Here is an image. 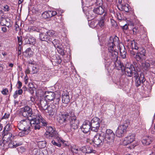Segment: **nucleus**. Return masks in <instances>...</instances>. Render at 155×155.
Wrapping results in <instances>:
<instances>
[{"label":"nucleus","instance_id":"44","mask_svg":"<svg viewBox=\"0 0 155 155\" xmlns=\"http://www.w3.org/2000/svg\"><path fill=\"white\" fill-rule=\"evenodd\" d=\"M1 29V31L2 33H6L7 31V28H6V26L2 25Z\"/></svg>","mask_w":155,"mask_h":155},{"label":"nucleus","instance_id":"10","mask_svg":"<svg viewBox=\"0 0 155 155\" xmlns=\"http://www.w3.org/2000/svg\"><path fill=\"white\" fill-rule=\"evenodd\" d=\"M105 139L106 140V143H110L113 142L115 134L113 131L110 129H107L106 130L105 135L104 134Z\"/></svg>","mask_w":155,"mask_h":155},{"label":"nucleus","instance_id":"49","mask_svg":"<svg viewBox=\"0 0 155 155\" xmlns=\"http://www.w3.org/2000/svg\"><path fill=\"white\" fill-rule=\"evenodd\" d=\"M13 145L14 146L15 148H16V147H18V146L21 145L22 144L21 143H17V142L16 141L12 142Z\"/></svg>","mask_w":155,"mask_h":155},{"label":"nucleus","instance_id":"29","mask_svg":"<svg viewBox=\"0 0 155 155\" xmlns=\"http://www.w3.org/2000/svg\"><path fill=\"white\" fill-rule=\"evenodd\" d=\"M69 97L68 94L62 95V101L63 103L67 104L69 102Z\"/></svg>","mask_w":155,"mask_h":155},{"label":"nucleus","instance_id":"9","mask_svg":"<svg viewBox=\"0 0 155 155\" xmlns=\"http://www.w3.org/2000/svg\"><path fill=\"white\" fill-rule=\"evenodd\" d=\"M20 112L22 115L25 118L33 117V113L32 109L28 106H26L20 109Z\"/></svg>","mask_w":155,"mask_h":155},{"label":"nucleus","instance_id":"30","mask_svg":"<svg viewBox=\"0 0 155 155\" xmlns=\"http://www.w3.org/2000/svg\"><path fill=\"white\" fill-rule=\"evenodd\" d=\"M14 136H13L12 134L8 133L7 134H5L3 137L4 140H5L6 139V141H8L10 140H12V138H13Z\"/></svg>","mask_w":155,"mask_h":155},{"label":"nucleus","instance_id":"46","mask_svg":"<svg viewBox=\"0 0 155 155\" xmlns=\"http://www.w3.org/2000/svg\"><path fill=\"white\" fill-rule=\"evenodd\" d=\"M18 38V45H21L22 44V38L21 36L20 37H17Z\"/></svg>","mask_w":155,"mask_h":155},{"label":"nucleus","instance_id":"12","mask_svg":"<svg viewBox=\"0 0 155 155\" xmlns=\"http://www.w3.org/2000/svg\"><path fill=\"white\" fill-rule=\"evenodd\" d=\"M69 121L71 129L75 130L78 128V122L77 120V118L74 115V112H71L70 119Z\"/></svg>","mask_w":155,"mask_h":155},{"label":"nucleus","instance_id":"37","mask_svg":"<svg viewBox=\"0 0 155 155\" xmlns=\"http://www.w3.org/2000/svg\"><path fill=\"white\" fill-rule=\"evenodd\" d=\"M58 52L61 55H63L64 54V50L62 48V46L61 45L59 47L57 48Z\"/></svg>","mask_w":155,"mask_h":155},{"label":"nucleus","instance_id":"5","mask_svg":"<svg viewBox=\"0 0 155 155\" xmlns=\"http://www.w3.org/2000/svg\"><path fill=\"white\" fill-rule=\"evenodd\" d=\"M74 112L73 110H71L69 113L67 112H60L57 116V120L60 124L67 123L70 119V114L71 112Z\"/></svg>","mask_w":155,"mask_h":155},{"label":"nucleus","instance_id":"61","mask_svg":"<svg viewBox=\"0 0 155 155\" xmlns=\"http://www.w3.org/2000/svg\"><path fill=\"white\" fill-rule=\"evenodd\" d=\"M16 91L17 92L18 94L19 95L21 94L23 92L22 90L20 89H19V90L18 91Z\"/></svg>","mask_w":155,"mask_h":155},{"label":"nucleus","instance_id":"23","mask_svg":"<svg viewBox=\"0 0 155 155\" xmlns=\"http://www.w3.org/2000/svg\"><path fill=\"white\" fill-rule=\"evenodd\" d=\"M139 52H137L135 58H141L145 56V50L143 48H139Z\"/></svg>","mask_w":155,"mask_h":155},{"label":"nucleus","instance_id":"19","mask_svg":"<svg viewBox=\"0 0 155 155\" xmlns=\"http://www.w3.org/2000/svg\"><path fill=\"white\" fill-rule=\"evenodd\" d=\"M45 99L49 101H53L55 98V93L51 91L46 92L45 93Z\"/></svg>","mask_w":155,"mask_h":155},{"label":"nucleus","instance_id":"45","mask_svg":"<svg viewBox=\"0 0 155 155\" xmlns=\"http://www.w3.org/2000/svg\"><path fill=\"white\" fill-rule=\"evenodd\" d=\"M56 140H52L51 141V143L53 144L54 145L58 146L59 147H61V143H60L57 142L56 141Z\"/></svg>","mask_w":155,"mask_h":155},{"label":"nucleus","instance_id":"52","mask_svg":"<svg viewBox=\"0 0 155 155\" xmlns=\"http://www.w3.org/2000/svg\"><path fill=\"white\" fill-rule=\"evenodd\" d=\"M121 27H122V28L124 30H126L128 29V25L127 24H126L123 26H121Z\"/></svg>","mask_w":155,"mask_h":155},{"label":"nucleus","instance_id":"62","mask_svg":"<svg viewBox=\"0 0 155 155\" xmlns=\"http://www.w3.org/2000/svg\"><path fill=\"white\" fill-rule=\"evenodd\" d=\"M9 7L8 5H6L4 7V10L5 11H8L9 10Z\"/></svg>","mask_w":155,"mask_h":155},{"label":"nucleus","instance_id":"54","mask_svg":"<svg viewBox=\"0 0 155 155\" xmlns=\"http://www.w3.org/2000/svg\"><path fill=\"white\" fill-rule=\"evenodd\" d=\"M28 78L27 75H26V76H25V78H24V81L25 84H26L28 83Z\"/></svg>","mask_w":155,"mask_h":155},{"label":"nucleus","instance_id":"17","mask_svg":"<svg viewBox=\"0 0 155 155\" xmlns=\"http://www.w3.org/2000/svg\"><path fill=\"white\" fill-rule=\"evenodd\" d=\"M57 13L55 11H48L44 12L42 15L43 18L45 19L48 18L56 15Z\"/></svg>","mask_w":155,"mask_h":155},{"label":"nucleus","instance_id":"14","mask_svg":"<svg viewBox=\"0 0 155 155\" xmlns=\"http://www.w3.org/2000/svg\"><path fill=\"white\" fill-rule=\"evenodd\" d=\"M135 134H129L126 137L123 141V144L124 145L130 144L135 140Z\"/></svg>","mask_w":155,"mask_h":155},{"label":"nucleus","instance_id":"36","mask_svg":"<svg viewBox=\"0 0 155 155\" xmlns=\"http://www.w3.org/2000/svg\"><path fill=\"white\" fill-rule=\"evenodd\" d=\"M142 65L145 70H148L150 66V64L149 63L145 62L142 64Z\"/></svg>","mask_w":155,"mask_h":155},{"label":"nucleus","instance_id":"50","mask_svg":"<svg viewBox=\"0 0 155 155\" xmlns=\"http://www.w3.org/2000/svg\"><path fill=\"white\" fill-rule=\"evenodd\" d=\"M54 99H55V103L56 104H58L59 103V101L60 100V96L58 95L57 97H55Z\"/></svg>","mask_w":155,"mask_h":155},{"label":"nucleus","instance_id":"33","mask_svg":"<svg viewBox=\"0 0 155 155\" xmlns=\"http://www.w3.org/2000/svg\"><path fill=\"white\" fill-rule=\"evenodd\" d=\"M33 153L34 155H44L43 151L39 149H34L33 151Z\"/></svg>","mask_w":155,"mask_h":155},{"label":"nucleus","instance_id":"41","mask_svg":"<svg viewBox=\"0 0 155 155\" xmlns=\"http://www.w3.org/2000/svg\"><path fill=\"white\" fill-rule=\"evenodd\" d=\"M12 127H11V125L10 124H7L4 128V130L8 132L11 130Z\"/></svg>","mask_w":155,"mask_h":155},{"label":"nucleus","instance_id":"63","mask_svg":"<svg viewBox=\"0 0 155 155\" xmlns=\"http://www.w3.org/2000/svg\"><path fill=\"white\" fill-rule=\"evenodd\" d=\"M151 78L153 79V81L155 82V73H154L153 74H152Z\"/></svg>","mask_w":155,"mask_h":155},{"label":"nucleus","instance_id":"35","mask_svg":"<svg viewBox=\"0 0 155 155\" xmlns=\"http://www.w3.org/2000/svg\"><path fill=\"white\" fill-rule=\"evenodd\" d=\"M120 56L122 58H126V52L125 51L124 48L123 50L120 48Z\"/></svg>","mask_w":155,"mask_h":155},{"label":"nucleus","instance_id":"42","mask_svg":"<svg viewBox=\"0 0 155 155\" xmlns=\"http://www.w3.org/2000/svg\"><path fill=\"white\" fill-rule=\"evenodd\" d=\"M95 150L92 149V148L91 147H87L86 148V153H94Z\"/></svg>","mask_w":155,"mask_h":155},{"label":"nucleus","instance_id":"47","mask_svg":"<svg viewBox=\"0 0 155 155\" xmlns=\"http://www.w3.org/2000/svg\"><path fill=\"white\" fill-rule=\"evenodd\" d=\"M111 22L112 25L114 27L116 28L117 26V22L114 20H111Z\"/></svg>","mask_w":155,"mask_h":155},{"label":"nucleus","instance_id":"57","mask_svg":"<svg viewBox=\"0 0 155 155\" xmlns=\"http://www.w3.org/2000/svg\"><path fill=\"white\" fill-rule=\"evenodd\" d=\"M18 89H20L21 88L22 86V83L20 81H18Z\"/></svg>","mask_w":155,"mask_h":155},{"label":"nucleus","instance_id":"59","mask_svg":"<svg viewBox=\"0 0 155 155\" xmlns=\"http://www.w3.org/2000/svg\"><path fill=\"white\" fill-rule=\"evenodd\" d=\"M72 151L74 153H78V148H73L72 149Z\"/></svg>","mask_w":155,"mask_h":155},{"label":"nucleus","instance_id":"21","mask_svg":"<svg viewBox=\"0 0 155 155\" xmlns=\"http://www.w3.org/2000/svg\"><path fill=\"white\" fill-rule=\"evenodd\" d=\"M39 106L41 109L44 110H47L49 106L47 104L46 100L45 99H42L40 100Z\"/></svg>","mask_w":155,"mask_h":155},{"label":"nucleus","instance_id":"28","mask_svg":"<svg viewBox=\"0 0 155 155\" xmlns=\"http://www.w3.org/2000/svg\"><path fill=\"white\" fill-rule=\"evenodd\" d=\"M24 54L26 57L28 58L32 57L33 55V52L30 48H28L24 53Z\"/></svg>","mask_w":155,"mask_h":155},{"label":"nucleus","instance_id":"58","mask_svg":"<svg viewBox=\"0 0 155 155\" xmlns=\"http://www.w3.org/2000/svg\"><path fill=\"white\" fill-rule=\"evenodd\" d=\"M4 144L2 141H0V148L3 149L4 147Z\"/></svg>","mask_w":155,"mask_h":155},{"label":"nucleus","instance_id":"53","mask_svg":"<svg viewBox=\"0 0 155 155\" xmlns=\"http://www.w3.org/2000/svg\"><path fill=\"white\" fill-rule=\"evenodd\" d=\"M9 116V114H8L5 113L4 115L2 117V119H5L8 118Z\"/></svg>","mask_w":155,"mask_h":155},{"label":"nucleus","instance_id":"13","mask_svg":"<svg viewBox=\"0 0 155 155\" xmlns=\"http://www.w3.org/2000/svg\"><path fill=\"white\" fill-rule=\"evenodd\" d=\"M127 44L129 48H130V54L132 56H134L136 53V52L133 51V49L137 50L139 49V47L137 46V44L136 43L134 40L133 41H130L128 40L127 41Z\"/></svg>","mask_w":155,"mask_h":155},{"label":"nucleus","instance_id":"16","mask_svg":"<svg viewBox=\"0 0 155 155\" xmlns=\"http://www.w3.org/2000/svg\"><path fill=\"white\" fill-rule=\"evenodd\" d=\"M39 39L43 41H45L48 42V43H51L52 42V39L48 36L46 33H41L39 34Z\"/></svg>","mask_w":155,"mask_h":155},{"label":"nucleus","instance_id":"48","mask_svg":"<svg viewBox=\"0 0 155 155\" xmlns=\"http://www.w3.org/2000/svg\"><path fill=\"white\" fill-rule=\"evenodd\" d=\"M96 3L97 5L102 6L103 4L102 0H97Z\"/></svg>","mask_w":155,"mask_h":155},{"label":"nucleus","instance_id":"34","mask_svg":"<svg viewBox=\"0 0 155 155\" xmlns=\"http://www.w3.org/2000/svg\"><path fill=\"white\" fill-rule=\"evenodd\" d=\"M36 39L34 37L30 38L28 39V41L27 42L28 44L34 45L35 43Z\"/></svg>","mask_w":155,"mask_h":155},{"label":"nucleus","instance_id":"6","mask_svg":"<svg viewBox=\"0 0 155 155\" xmlns=\"http://www.w3.org/2000/svg\"><path fill=\"white\" fill-rule=\"evenodd\" d=\"M129 124L127 121H125L122 124L119 126L116 130V134L117 137H120L124 135Z\"/></svg>","mask_w":155,"mask_h":155},{"label":"nucleus","instance_id":"38","mask_svg":"<svg viewBox=\"0 0 155 155\" xmlns=\"http://www.w3.org/2000/svg\"><path fill=\"white\" fill-rule=\"evenodd\" d=\"M117 17V18L120 20H124V18L123 17V16L122 14H121L120 12H117L116 13Z\"/></svg>","mask_w":155,"mask_h":155},{"label":"nucleus","instance_id":"60","mask_svg":"<svg viewBox=\"0 0 155 155\" xmlns=\"http://www.w3.org/2000/svg\"><path fill=\"white\" fill-rule=\"evenodd\" d=\"M8 147L11 148H15L14 146L13 145V144L12 142H11L10 143H9L8 144Z\"/></svg>","mask_w":155,"mask_h":155},{"label":"nucleus","instance_id":"1","mask_svg":"<svg viewBox=\"0 0 155 155\" xmlns=\"http://www.w3.org/2000/svg\"><path fill=\"white\" fill-rule=\"evenodd\" d=\"M123 71H124L125 74L127 76L132 77L134 78L135 85L137 87H139L141 84L145 85L146 79L143 74L141 73L139 75L133 66L130 65V68L124 67V69H123Z\"/></svg>","mask_w":155,"mask_h":155},{"label":"nucleus","instance_id":"20","mask_svg":"<svg viewBox=\"0 0 155 155\" xmlns=\"http://www.w3.org/2000/svg\"><path fill=\"white\" fill-rule=\"evenodd\" d=\"M115 59L116 60L114 61V63L116 68L118 70H121L123 72V69H124V66L123 64L121 62L120 59Z\"/></svg>","mask_w":155,"mask_h":155},{"label":"nucleus","instance_id":"25","mask_svg":"<svg viewBox=\"0 0 155 155\" xmlns=\"http://www.w3.org/2000/svg\"><path fill=\"white\" fill-rule=\"evenodd\" d=\"M93 12L98 15H101L104 12V10L101 6H98L93 10Z\"/></svg>","mask_w":155,"mask_h":155},{"label":"nucleus","instance_id":"32","mask_svg":"<svg viewBox=\"0 0 155 155\" xmlns=\"http://www.w3.org/2000/svg\"><path fill=\"white\" fill-rule=\"evenodd\" d=\"M52 42L54 47L56 48L58 47H59L60 46H61V45L58 39H54V40H52V42Z\"/></svg>","mask_w":155,"mask_h":155},{"label":"nucleus","instance_id":"51","mask_svg":"<svg viewBox=\"0 0 155 155\" xmlns=\"http://www.w3.org/2000/svg\"><path fill=\"white\" fill-rule=\"evenodd\" d=\"M8 90L6 88H5L2 91V93L3 94L6 95L7 94V93L8 92Z\"/></svg>","mask_w":155,"mask_h":155},{"label":"nucleus","instance_id":"39","mask_svg":"<svg viewBox=\"0 0 155 155\" xmlns=\"http://www.w3.org/2000/svg\"><path fill=\"white\" fill-rule=\"evenodd\" d=\"M39 71V68L38 67L33 66L31 71L32 74L37 73Z\"/></svg>","mask_w":155,"mask_h":155},{"label":"nucleus","instance_id":"8","mask_svg":"<svg viewBox=\"0 0 155 155\" xmlns=\"http://www.w3.org/2000/svg\"><path fill=\"white\" fill-rule=\"evenodd\" d=\"M101 121L99 118L95 117L93 118L90 122L91 130L94 132H98L100 127V124Z\"/></svg>","mask_w":155,"mask_h":155},{"label":"nucleus","instance_id":"22","mask_svg":"<svg viewBox=\"0 0 155 155\" xmlns=\"http://www.w3.org/2000/svg\"><path fill=\"white\" fill-rule=\"evenodd\" d=\"M119 8H121V10H124L128 13H132V12L131 11V8L130 7L128 4L120 5H119Z\"/></svg>","mask_w":155,"mask_h":155},{"label":"nucleus","instance_id":"64","mask_svg":"<svg viewBox=\"0 0 155 155\" xmlns=\"http://www.w3.org/2000/svg\"><path fill=\"white\" fill-rule=\"evenodd\" d=\"M18 94L17 93V92L15 91V93H14V94H13V97H14L15 98H16L17 97H18Z\"/></svg>","mask_w":155,"mask_h":155},{"label":"nucleus","instance_id":"3","mask_svg":"<svg viewBox=\"0 0 155 155\" xmlns=\"http://www.w3.org/2000/svg\"><path fill=\"white\" fill-rule=\"evenodd\" d=\"M119 38L117 37H110L108 41V51L110 56L111 58H118V53L115 44L118 43Z\"/></svg>","mask_w":155,"mask_h":155},{"label":"nucleus","instance_id":"15","mask_svg":"<svg viewBox=\"0 0 155 155\" xmlns=\"http://www.w3.org/2000/svg\"><path fill=\"white\" fill-rule=\"evenodd\" d=\"M81 128L83 133L86 134L89 132L91 128L90 122L88 120H85L83 122Z\"/></svg>","mask_w":155,"mask_h":155},{"label":"nucleus","instance_id":"26","mask_svg":"<svg viewBox=\"0 0 155 155\" xmlns=\"http://www.w3.org/2000/svg\"><path fill=\"white\" fill-rule=\"evenodd\" d=\"M106 15V14L105 13L103 16H102L99 21L98 24L99 26L102 28H104L105 26V16Z\"/></svg>","mask_w":155,"mask_h":155},{"label":"nucleus","instance_id":"2","mask_svg":"<svg viewBox=\"0 0 155 155\" xmlns=\"http://www.w3.org/2000/svg\"><path fill=\"white\" fill-rule=\"evenodd\" d=\"M29 119H23L18 124V129L21 130L19 132L18 135L23 137L28 134L31 131V124Z\"/></svg>","mask_w":155,"mask_h":155},{"label":"nucleus","instance_id":"56","mask_svg":"<svg viewBox=\"0 0 155 155\" xmlns=\"http://www.w3.org/2000/svg\"><path fill=\"white\" fill-rule=\"evenodd\" d=\"M58 137V136L56 137V140H57L58 143H60L61 142L62 143H64V142L61 139V138H60L59 137Z\"/></svg>","mask_w":155,"mask_h":155},{"label":"nucleus","instance_id":"31","mask_svg":"<svg viewBox=\"0 0 155 155\" xmlns=\"http://www.w3.org/2000/svg\"><path fill=\"white\" fill-rule=\"evenodd\" d=\"M141 29V31L144 30V28L142 26H140L139 27H134L132 29L133 33L134 35H136L139 34V30L138 29Z\"/></svg>","mask_w":155,"mask_h":155},{"label":"nucleus","instance_id":"43","mask_svg":"<svg viewBox=\"0 0 155 155\" xmlns=\"http://www.w3.org/2000/svg\"><path fill=\"white\" fill-rule=\"evenodd\" d=\"M47 34L48 35V36L50 37V38H52L53 39V38L52 36L54 35V31H52V30H49L47 32Z\"/></svg>","mask_w":155,"mask_h":155},{"label":"nucleus","instance_id":"18","mask_svg":"<svg viewBox=\"0 0 155 155\" xmlns=\"http://www.w3.org/2000/svg\"><path fill=\"white\" fill-rule=\"evenodd\" d=\"M153 140V138L151 136H145L143 137L142 142L143 145H148L151 143Z\"/></svg>","mask_w":155,"mask_h":155},{"label":"nucleus","instance_id":"11","mask_svg":"<svg viewBox=\"0 0 155 155\" xmlns=\"http://www.w3.org/2000/svg\"><path fill=\"white\" fill-rule=\"evenodd\" d=\"M45 134L47 138L51 139L53 137H57L58 134L54 128H53L51 126H48L47 127Z\"/></svg>","mask_w":155,"mask_h":155},{"label":"nucleus","instance_id":"24","mask_svg":"<svg viewBox=\"0 0 155 155\" xmlns=\"http://www.w3.org/2000/svg\"><path fill=\"white\" fill-rule=\"evenodd\" d=\"M56 109V107L53 104L51 105V106H49L47 109L48 110V113L49 115L51 116L53 115Z\"/></svg>","mask_w":155,"mask_h":155},{"label":"nucleus","instance_id":"55","mask_svg":"<svg viewBox=\"0 0 155 155\" xmlns=\"http://www.w3.org/2000/svg\"><path fill=\"white\" fill-rule=\"evenodd\" d=\"M31 72V71L29 70V68L27 67L25 71V73L27 75L28 74L30 73Z\"/></svg>","mask_w":155,"mask_h":155},{"label":"nucleus","instance_id":"7","mask_svg":"<svg viewBox=\"0 0 155 155\" xmlns=\"http://www.w3.org/2000/svg\"><path fill=\"white\" fill-rule=\"evenodd\" d=\"M93 141L98 147L103 145L104 143H106L104 133H101L97 134L94 136Z\"/></svg>","mask_w":155,"mask_h":155},{"label":"nucleus","instance_id":"40","mask_svg":"<svg viewBox=\"0 0 155 155\" xmlns=\"http://www.w3.org/2000/svg\"><path fill=\"white\" fill-rule=\"evenodd\" d=\"M38 145L41 148H43L45 147L46 146V143L45 141H40L38 143Z\"/></svg>","mask_w":155,"mask_h":155},{"label":"nucleus","instance_id":"4","mask_svg":"<svg viewBox=\"0 0 155 155\" xmlns=\"http://www.w3.org/2000/svg\"><path fill=\"white\" fill-rule=\"evenodd\" d=\"M30 120L31 126L34 127L35 130H39L42 126H47V122L41 115L32 117Z\"/></svg>","mask_w":155,"mask_h":155},{"label":"nucleus","instance_id":"27","mask_svg":"<svg viewBox=\"0 0 155 155\" xmlns=\"http://www.w3.org/2000/svg\"><path fill=\"white\" fill-rule=\"evenodd\" d=\"M10 20L8 19H6L5 18L2 17L0 19V24L1 25H7L8 28H9V26L10 25L9 23Z\"/></svg>","mask_w":155,"mask_h":155}]
</instances>
